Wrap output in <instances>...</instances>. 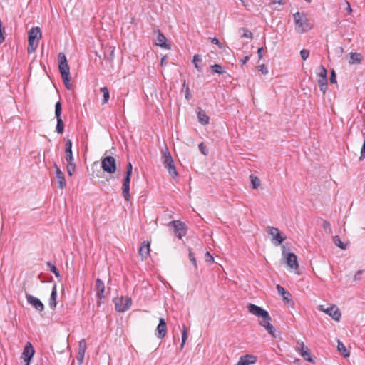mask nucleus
<instances>
[{
	"label": "nucleus",
	"mask_w": 365,
	"mask_h": 365,
	"mask_svg": "<svg viewBox=\"0 0 365 365\" xmlns=\"http://www.w3.org/2000/svg\"><path fill=\"white\" fill-rule=\"evenodd\" d=\"M58 69L66 88L70 90L72 86L70 83V68L66 56L63 53H58Z\"/></svg>",
	"instance_id": "f257e3e1"
},
{
	"label": "nucleus",
	"mask_w": 365,
	"mask_h": 365,
	"mask_svg": "<svg viewBox=\"0 0 365 365\" xmlns=\"http://www.w3.org/2000/svg\"><path fill=\"white\" fill-rule=\"evenodd\" d=\"M293 17L298 32L302 34L312 29L313 26L305 13L297 11Z\"/></svg>",
	"instance_id": "f03ea898"
},
{
	"label": "nucleus",
	"mask_w": 365,
	"mask_h": 365,
	"mask_svg": "<svg viewBox=\"0 0 365 365\" xmlns=\"http://www.w3.org/2000/svg\"><path fill=\"white\" fill-rule=\"evenodd\" d=\"M41 38V31L39 27L31 28L28 33L29 46L28 53H32L38 47L39 40Z\"/></svg>",
	"instance_id": "7ed1b4c3"
},
{
	"label": "nucleus",
	"mask_w": 365,
	"mask_h": 365,
	"mask_svg": "<svg viewBox=\"0 0 365 365\" xmlns=\"http://www.w3.org/2000/svg\"><path fill=\"white\" fill-rule=\"evenodd\" d=\"M162 163L164 167L167 168L168 173L171 177L174 178L178 175L174 161L167 146L162 150Z\"/></svg>",
	"instance_id": "20e7f679"
},
{
	"label": "nucleus",
	"mask_w": 365,
	"mask_h": 365,
	"mask_svg": "<svg viewBox=\"0 0 365 365\" xmlns=\"http://www.w3.org/2000/svg\"><path fill=\"white\" fill-rule=\"evenodd\" d=\"M65 158L67 162V173L69 176H72L73 173L76 170V165L73 160V153H72V142L71 140H68L65 144Z\"/></svg>",
	"instance_id": "39448f33"
},
{
	"label": "nucleus",
	"mask_w": 365,
	"mask_h": 365,
	"mask_svg": "<svg viewBox=\"0 0 365 365\" xmlns=\"http://www.w3.org/2000/svg\"><path fill=\"white\" fill-rule=\"evenodd\" d=\"M317 73V83L320 91L324 94L328 88L327 71L323 66H320Z\"/></svg>",
	"instance_id": "423d86ee"
},
{
	"label": "nucleus",
	"mask_w": 365,
	"mask_h": 365,
	"mask_svg": "<svg viewBox=\"0 0 365 365\" xmlns=\"http://www.w3.org/2000/svg\"><path fill=\"white\" fill-rule=\"evenodd\" d=\"M101 168L107 173H114L116 170L115 159L110 155L106 156L101 160Z\"/></svg>",
	"instance_id": "0eeeda50"
},
{
	"label": "nucleus",
	"mask_w": 365,
	"mask_h": 365,
	"mask_svg": "<svg viewBox=\"0 0 365 365\" xmlns=\"http://www.w3.org/2000/svg\"><path fill=\"white\" fill-rule=\"evenodd\" d=\"M115 309L118 312H124L127 311L132 304V300L128 297H121L117 298L114 301Z\"/></svg>",
	"instance_id": "6e6552de"
},
{
	"label": "nucleus",
	"mask_w": 365,
	"mask_h": 365,
	"mask_svg": "<svg viewBox=\"0 0 365 365\" xmlns=\"http://www.w3.org/2000/svg\"><path fill=\"white\" fill-rule=\"evenodd\" d=\"M168 226L174 228V232L179 239L186 235L187 227L184 222L180 220H173L169 222Z\"/></svg>",
	"instance_id": "1a4fd4ad"
},
{
	"label": "nucleus",
	"mask_w": 365,
	"mask_h": 365,
	"mask_svg": "<svg viewBox=\"0 0 365 365\" xmlns=\"http://www.w3.org/2000/svg\"><path fill=\"white\" fill-rule=\"evenodd\" d=\"M318 309L322 311L329 316H330L334 320L339 322L341 319V312L336 305H332L329 307L324 308L323 305H319Z\"/></svg>",
	"instance_id": "9d476101"
},
{
	"label": "nucleus",
	"mask_w": 365,
	"mask_h": 365,
	"mask_svg": "<svg viewBox=\"0 0 365 365\" xmlns=\"http://www.w3.org/2000/svg\"><path fill=\"white\" fill-rule=\"evenodd\" d=\"M268 233L272 235L274 245H279L284 240L285 237L282 236L279 230L274 227H267Z\"/></svg>",
	"instance_id": "9b49d317"
},
{
	"label": "nucleus",
	"mask_w": 365,
	"mask_h": 365,
	"mask_svg": "<svg viewBox=\"0 0 365 365\" xmlns=\"http://www.w3.org/2000/svg\"><path fill=\"white\" fill-rule=\"evenodd\" d=\"M297 349L304 360L309 362L314 361L313 357L312 356L308 347L304 345L303 341H299L297 342Z\"/></svg>",
	"instance_id": "f8f14e48"
},
{
	"label": "nucleus",
	"mask_w": 365,
	"mask_h": 365,
	"mask_svg": "<svg viewBox=\"0 0 365 365\" xmlns=\"http://www.w3.org/2000/svg\"><path fill=\"white\" fill-rule=\"evenodd\" d=\"M131 175H132L125 174V177L123 180L122 195H123L124 199L127 201H129L130 199V184Z\"/></svg>",
	"instance_id": "ddd939ff"
},
{
	"label": "nucleus",
	"mask_w": 365,
	"mask_h": 365,
	"mask_svg": "<svg viewBox=\"0 0 365 365\" xmlns=\"http://www.w3.org/2000/svg\"><path fill=\"white\" fill-rule=\"evenodd\" d=\"M25 296L28 303L33 306L36 311L40 312L43 311L44 305L38 298L28 293H26Z\"/></svg>",
	"instance_id": "4468645a"
},
{
	"label": "nucleus",
	"mask_w": 365,
	"mask_h": 365,
	"mask_svg": "<svg viewBox=\"0 0 365 365\" xmlns=\"http://www.w3.org/2000/svg\"><path fill=\"white\" fill-rule=\"evenodd\" d=\"M247 309L250 313H252V314H254L257 317H262V318L268 317V314H269L268 312L263 309L262 308H261L259 306H257L253 304H248Z\"/></svg>",
	"instance_id": "2eb2a0df"
},
{
	"label": "nucleus",
	"mask_w": 365,
	"mask_h": 365,
	"mask_svg": "<svg viewBox=\"0 0 365 365\" xmlns=\"http://www.w3.org/2000/svg\"><path fill=\"white\" fill-rule=\"evenodd\" d=\"M34 349L32 346V344L30 342H27L26 346H24L23 353H22V358L25 362H26V365H29V362L31 359H32L34 354Z\"/></svg>",
	"instance_id": "dca6fc26"
},
{
	"label": "nucleus",
	"mask_w": 365,
	"mask_h": 365,
	"mask_svg": "<svg viewBox=\"0 0 365 365\" xmlns=\"http://www.w3.org/2000/svg\"><path fill=\"white\" fill-rule=\"evenodd\" d=\"M271 317L268 314V317L262 318V320L259 322V324L265 328L267 332L274 338H276L275 336V328L270 323Z\"/></svg>",
	"instance_id": "f3484780"
},
{
	"label": "nucleus",
	"mask_w": 365,
	"mask_h": 365,
	"mask_svg": "<svg viewBox=\"0 0 365 365\" xmlns=\"http://www.w3.org/2000/svg\"><path fill=\"white\" fill-rule=\"evenodd\" d=\"M55 174L58 183V188L64 189L66 186V182L63 173L61 170L60 168L55 163Z\"/></svg>",
	"instance_id": "a211bd4d"
},
{
	"label": "nucleus",
	"mask_w": 365,
	"mask_h": 365,
	"mask_svg": "<svg viewBox=\"0 0 365 365\" xmlns=\"http://www.w3.org/2000/svg\"><path fill=\"white\" fill-rule=\"evenodd\" d=\"M167 331V325L165 319L163 318L159 319V324L156 328V336L159 339H163L165 334Z\"/></svg>",
	"instance_id": "6ab92c4d"
},
{
	"label": "nucleus",
	"mask_w": 365,
	"mask_h": 365,
	"mask_svg": "<svg viewBox=\"0 0 365 365\" xmlns=\"http://www.w3.org/2000/svg\"><path fill=\"white\" fill-rule=\"evenodd\" d=\"M286 262L287 264L294 269H297L298 262L297 255L292 252H289L286 255Z\"/></svg>",
	"instance_id": "aec40b11"
},
{
	"label": "nucleus",
	"mask_w": 365,
	"mask_h": 365,
	"mask_svg": "<svg viewBox=\"0 0 365 365\" xmlns=\"http://www.w3.org/2000/svg\"><path fill=\"white\" fill-rule=\"evenodd\" d=\"M257 361V357L251 354H246L240 358L236 365H252Z\"/></svg>",
	"instance_id": "412c9836"
},
{
	"label": "nucleus",
	"mask_w": 365,
	"mask_h": 365,
	"mask_svg": "<svg viewBox=\"0 0 365 365\" xmlns=\"http://www.w3.org/2000/svg\"><path fill=\"white\" fill-rule=\"evenodd\" d=\"M86 349V341L84 339H83L79 341L78 356L76 357L77 360L78 361V363L80 364H82V362L83 361Z\"/></svg>",
	"instance_id": "4be33fe9"
},
{
	"label": "nucleus",
	"mask_w": 365,
	"mask_h": 365,
	"mask_svg": "<svg viewBox=\"0 0 365 365\" xmlns=\"http://www.w3.org/2000/svg\"><path fill=\"white\" fill-rule=\"evenodd\" d=\"M96 291L97 298L99 299L104 298L105 285L103 282L99 278L96 280Z\"/></svg>",
	"instance_id": "5701e85b"
},
{
	"label": "nucleus",
	"mask_w": 365,
	"mask_h": 365,
	"mask_svg": "<svg viewBox=\"0 0 365 365\" xmlns=\"http://www.w3.org/2000/svg\"><path fill=\"white\" fill-rule=\"evenodd\" d=\"M157 43L156 45L159 46L161 48H170V46L169 44L166 43L167 38L164 36L163 33L160 32V30L158 31V36H157Z\"/></svg>",
	"instance_id": "b1692460"
},
{
	"label": "nucleus",
	"mask_w": 365,
	"mask_h": 365,
	"mask_svg": "<svg viewBox=\"0 0 365 365\" xmlns=\"http://www.w3.org/2000/svg\"><path fill=\"white\" fill-rule=\"evenodd\" d=\"M139 254L142 258H147L150 255V242L144 241L139 249Z\"/></svg>",
	"instance_id": "393cba45"
},
{
	"label": "nucleus",
	"mask_w": 365,
	"mask_h": 365,
	"mask_svg": "<svg viewBox=\"0 0 365 365\" xmlns=\"http://www.w3.org/2000/svg\"><path fill=\"white\" fill-rule=\"evenodd\" d=\"M56 297H57V289H56V285L54 284L53 286L51 297L49 299V307L52 309H54L56 307Z\"/></svg>",
	"instance_id": "a878e982"
},
{
	"label": "nucleus",
	"mask_w": 365,
	"mask_h": 365,
	"mask_svg": "<svg viewBox=\"0 0 365 365\" xmlns=\"http://www.w3.org/2000/svg\"><path fill=\"white\" fill-rule=\"evenodd\" d=\"M276 289L278 292V294L282 297L284 301L289 302L290 300V293L283 287H282L280 284H277Z\"/></svg>",
	"instance_id": "bb28decb"
},
{
	"label": "nucleus",
	"mask_w": 365,
	"mask_h": 365,
	"mask_svg": "<svg viewBox=\"0 0 365 365\" xmlns=\"http://www.w3.org/2000/svg\"><path fill=\"white\" fill-rule=\"evenodd\" d=\"M197 119L198 121L202 125H207L210 120V118L207 115L206 113L202 109H199V110L197 111Z\"/></svg>",
	"instance_id": "cd10ccee"
},
{
	"label": "nucleus",
	"mask_w": 365,
	"mask_h": 365,
	"mask_svg": "<svg viewBox=\"0 0 365 365\" xmlns=\"http://www.w3.org/2000/svg\"><path fill=\"white\" fill-rule=\"evenodd\" d=\"M115 47L113 46H108V52H109V54L107 55L105 52L104 53V58L108 60L110 62H113L114 58H115Z\"/></svg>",
	"instance_id": "c85d7f7f"
},
{
	"label": "nucleus",
	"mask_w": 365,
	"mask_h": 365,
	"mask_svg": "<svg viewBox=\"0 0 365 365\" xmlns=\"http://www.w3.org/2000/svg\"><path fill=\"white\" fill-rule=\"evenodd\" d=\"M361 55L359 53H351L349 63L350 64L360 63L361 62Z\"/></svg>",
	"instance_id": "c756f323"
},
{
	"label": "nucleus",
	"mask_w": 365,
	"mask_h": 365,
	"mask_svg": "<svg viewBox=\"0 0 365 365\" xmlns=\"http://www.w3.org/2000/svg\"><path fill=\"white\" fill-rule=\"evenodd\" d=\"M338 351L344 355V356L347 357L349 356V351L346 349L344 344L340 341H338V345H337Z\"/></svg>",
	"instance_id": "7c9ffc66"
},
{
	"label": "nucleus",
	"mask_w": 365,
	"mask_h": 365,
	"mask_svg": "<svg viewBox=\"0 0 365 365\" xmlns=\"http://www.w3.org/2000/svg\"><path fill=\"white\" fill-rule=\"evenodd\" d=\"M47 267H48L49 270L55 274V276L56 277H58V278L60 277V272L58 270V269L56 268L54 263H53L51 262H48Z\"/></svg>",
	"instance_id": "2f4dec72"
},
{
	"label": "nucleus",
	"mask_w": 365,
	"mask_h": 365,
	"mask_svg": "<svg viewBox=\"0 0 365 365\" xmlns=\"http://www.w3.org/2000/svg\"><path fill=\"white\" fill-rule=\"evenodd\" d=\"M57 124L56 127V131L58 134H61L64 130V124L61 118H56Z\"/></svg>",
	"instance_id": "473e14b6"
},
{
	"label": "nucleus",
	"mask_w": 365,
	"mask_h": 365,
	"mask_svg": "<svg viewBox=\"0 0 365 365\" xmlns=\"http://www.w3.org/2000/svg\"><path fill=\"white\" fill-rule=\"evenodd\" d=\"M101 91L103 94V98L102 100V104H105L108 103L110 97L109 91L107 88V87H102L101 88Z\"/></svg>",
	"instance_id": "72a5a7b5"
},
{
	"label": "nucleus",
	"mask_w": 365,
	"mask_h": 365,
	"mask_svg": "<svg viewBox=\"0 0 365 365\" xmlns=\"http://www.w3.org/2000/svg\"><path fill=\"white\" fill-rule=\"evenodd\" d=\"M251 183L254 189H257L261 184L260 180L257 176L250 175Z\"/></svg>",
	"instance_id": "f704fd0d"
},
{
	"label": "nucleus",
	"mask_w": 365,
	"mask_h": 365,
	"mask_svg": "<svg viewBox=\"0 0 365 365\" xmlns=\"http://www.w3.org/2000/svg\"><path fill=\"white\" fill-rule=\"evenodd\" d=\"M210 68L213 73H219V74H222V73H225V71H224L222 66L220 64H214V65L211 66Z\"/></svg>",
	"instance_id": "c9c22d12"
},
{
	"label": "nucleus",
	"mask_w": 365,
	"mask_h": 365,
	"mask_svg": "<svg viewBox=\"0 0 365 365\" xmlns=\"http://www.w3.org/2000/svg\"><path fill=\"white\" fill-rule=\"evenodd\" d=\"M62 106L60 101L56 103L55 115L56 118H61Z\"/></svg>",
	"instance_id": "e433bc0d"
},
{
	"label": "nucleus",
	"mask_w": 365,
	"mask_h": 365,
	"mask_svg": "<svg viewBox=\"0 0 365 365\" xmlns=\"http://www.w3.org/2000/svg\"><path fill=\"white\" fill-rule=\"evenodd\" d=\"M187 327H185V325H183V328L182 330V343L180 345L181 349L184 346L185 341L187 340Z\"/></svg>",
	"instance_id": "4c0bfd02"
},
{
	"label": "nucleus",
	"mask_w": 365,
	"mask_h": 365,
	"mask_svg": "<svg viewBox=\"0 0 365 365\" xmlns=\"http://www.w3.org/2000/svg\"><path fill=\"white\" fill-rule=\"evenodd\" d=\"M334 242L335 245L337 247H339V248H341L342 250L346 249V245L341 242V240L339 236L334 237Z\"/></svg>",
	"instance_id": "58836bf2"
},
{
	"label": "nucleus",
	"mask_w": 365,
	"mask_h": 365,
	"mask_svg": "<svg viewBox=\"0 0 365 365\" xmlns=\"http://www.w3.org/2000/svg\"><path fill=\"white\" fill-rule=\"evenodd\" d=\"M240 30H242L243 32V34L241 36L242 38H247L252 39L253 34L250 31H249L248 29H247L245 28H241Z\"/></svg>",
	"instance_id": "ea45409f"
},
{
	"label": "nucleus",
	"mask_w": 365,
	"mask_h": 365,
	"mask_svg": "<svg viewBox=\"0 0 365 365\" xmlns=\"http://www.w3.org/2000/svg\"><path fill=\"white\" fill-rule=\"evenodd\" d=\"M182 86H183V89L185 90V98L187 100H190L191 98V93L190 91L189 86L185 83V81H184Z\"/></svg>",
	"instance_id": "a19ab883"
},
{
	"label": "nucleus",
	"mask_w": 365,
	"mask_h": 365,
	"mask_svg": "<svg viewBox=\"0 0 365 365\" xmlns=\"http://www.w3.org/2000/svg\"><path fill=\"white\" fill-rule=\"evenodd\" d=\"M300 56L303 61L307 60L309 56V51L307 49H302L300 51Z\"/></svg>",
	"instance_id": "79ce46f5"
},
{
	"label": "nucleus",
	"mask_w": 365,
	"mask_h": 365,
	"mask_svg": "<svg viewBox=\"0 0 365 365\" xmlns=\"http://www.w3.org/2000/svg\"><path fill=\"white\" fill-rule=\"evenodd\" d=\"M189 259L193 264L195 269H197V261H196V259H195V257L193 252L190 250L189 251Z\"/></svg>",
	"instance_id": "37998d69"
},
{
	"label": "nucleus",
	"mask_w": 365,
	"mask_h": 365,
	"mask_svg": "<svg viewBox=\"0 0 365 365\" xmlns=\"http://www.w3.org/2000/svg\"><path fill=\"white\" fill-rule=\"evenodd\" d=\"M322 227L326 231H328L329 233L331 232V224L329 223V222H328L327 220H324Z\"/></svg>",
	"instance_id": "c03bdc74"
},
{
	"label": "nucleus",
	"mask_w": 365,
	"mask_h": 365,
	"mask_svg": "<svg viewBox=\"0 0 365 365\" xmlns=\"http://www.w3.org/2000/svg\"><path fill=\"white\" fill-rule=\"evenodd\" d=\"M329 80L331 83H336V75L334 70H331Z\"/></svg>",
	"instance_id": "a18cd8bd"
},
{
	"label": "nucleus",
	"mask_w": 365,
	"mask_h": 365,
	"mask_svg": "<svg viewBox=\"0 0 365 365\" xmlns=\"http://www.w3.org/2000/svg\"><path fill=\"white\" fill-rule=\"evenodd\" d=\"M258 70L264 75H266L268 73V69L264 64L259 66Z\"/></svg>",
	"instance_id": "49530a36"
},
{
	"label": "nucleus",
	"mask_w": 365,
	"mask_h": 365,
	"mask_svg": "<svg viewBox=\"0 0 365 365\" xmlns=\"http://www.w3.org/2000/svg\"><path fill=\"white\" fill-rule=\"evenodd\" d=\"M365 158V139H364L362 148L361 149V155L359 157V160H362Z\"/></svg>",
	"instance_id": "de8ad7c7"
},
{
	"label": "nucleus",
	"mask_w": 365,
	"mask_h": 365,
	"mask_svg": "<svg viewBox=\"0 0 365 365\" xmlns=\"http://www.w3.org/2000/svg\"><path fill=\"white\" fill-rule=\"evenodd\" d=\"M205 261L208 263H212L214 262V257L210 255L209 252H206Z\"/></svg>",
	"instance_id": "09e8293b"
},
{
	"label": "nucleus",
	"mask_w": 365,
	"mask_h": 365,
	"mask_svg": "<svg viewBox=\"0 0 365 365\" xmlns=\"http://www.w3.org/2000/svg\"><path fill=\"white\" fill-rule=\"evenodd\" d=\"M211 40V42L215 45H217L220 48H222V44L220 42V41L214 37V38H210Z\"/></svg>",
	"instance_id": "8fccbe9b"
},
{
	"label": "nucleus",
	"mask_w": 365,
	"mask_h": 365,
	"mask_svg": "<svg viewBox=\"0 0 365 365\" xmlns=\"http://www.w3.org/2000/svg\"><path fill=\"white\" fill-rule=\"evenodd\" d=\"M344 4L346 5V10L347 11V14H350L352 12V9L351 7L350 3L348 1L344 0Z\"/></svg>",
	"instance_id": "3c124183"
},
{
	"label": "nucleus",
	"mask_w": 365,
	"mask_h": 365,
	"mask_svg": "<svg viewBox=\"0 0 365 365\" xmlns=\"http://www.w3.org/2000/svg\"><path fill=\"white\" fill-rule=\"evenodd\" d=\"M133 165L130 162L127 164L125 174L132 175Z\"/></svg>",
	"instance_id": "603ef678"
},
{
	"label": "nucleus",
	"mask_w": 365,
	"mask_h": 365,
	"mask_svg": "<svg viewBox=\"0 0 365 365\" xmlns=\"http://www.w3.org/2000/svg\"><path fill=\"white\" fill-rule=\"evenodd\" d=\"M198 148H199L200 152L203 155H207V150H206L203 143H200L199 145H198Z\"/></svg>",
	"instance_id": "864d4df0"
},
{
	"label": "nucleus",
	"mask_w": 365,
	"mask_h": 365,
	"mask_svg": "<svg viewBox=\"0 0 365 365\" xmlns=\"http://www.w3.org/2000/svg\"><path fill=\"white\" fill-rule=\"evenodd\" d=\"M193 63H197L198 62H201L202 61V58H201V56L199 55V54H195L194 56H193Z\"/></svg>",
	"instance_id": "5fc2aeb1"
},
{
	"label": "nucleus",
	"mask_w": 365,
	"mask_h": 365,
	"mask_svg": "<svg viewBox=\"0 0 365 365\" xmlns=\"http://www.w3.org/2000/svg\"><path fill=\"white\" fill-rule=\"evenodd\" d=\"M284 4L283 0H270V5H275V4Z\"/></svg>",
	"instance_id": "6e6d98bb"
},
{
	"label": "nucleus",
	"mask_w": 365,
	"mask_h": 365,
	"mask_svg": "<svg viewBox=\"0 0 365 365\" xmlns=\"http://www.w3.org/2000/svg\"><path fill=\"white\" fill-rule=\"evenodd\" d=\"M264 51V50L263 47H260L258 48L257 55H258V57L259 59H261L262 58Z\"/></svg>",
	"instance_id": "4d7b16f0"
},
{
	"label": "nucleus",
	"mask_w": 365,
	"mask_h": 365,
	"mask_svg": "<svg viewBox=\"0 0 365 365\" xmlns=\"http://www.w3.org/2000/svg\"><path fill=\"white\" fill-rule=\"evenodd\" d=\"M249 59H250V57L248 56H246L243 59H242L240 61L241 66L245 65L247 63V61H249Z\"/></svg>",
	"instance_id": "13d9d810"
},
{
	"label": "nucleus",
	"mask_w": 365,
	"mask_h": 365,
	"mask_svg": "<svg viewBox=\"0 0 365 365\" xmlns=\"http://www.w3.org/2000/svg\"><path fill=\"white\" fill-rule=\"evenodd\" d=\"M194 65H195V68L198 71H200V72H202V67H200V66L197 64V63H194Z\"/></svg>",
	"instance_id": "bf43d9fd"
},
{
	"label": "nucleus",
	"mask_w": 365,
	"mask_h": 365,
	"mask_svg": "<svg viewBox=\"0 0 365 365\" xmlns=\"http://www.w3.org/2000/svg\"><path fill=\"white\" fill-rule=\"evenodd\" d=\"M242 3V4L245 6V7H247L248 6V1L247 0H240Z\"/></svg>",
	"instance_id": "052dcab7"
},
{
	"label": "nucleus",
	"mask_w": 365,
	"mask_h": 365,
	"mask_svg": "<svg viewBox=\"0 0 365 365\" xmlns=\"http://www.w3.org/2000/svg\"><path fill=\"white\" fill-rule=\"evenodd\" d=\"M361 273H362V271H361V270H359V271H357V272H356V274H355L354 279H355V280L358 279L357 276H358V275H360Z\"/></svg>",
	"instance_id": "680f3d73"
},
{
	"label": "nucleus",
	"mask_w": 365,
	"mask_h": 365,
	"mask_svg": "<svg viewBox=\"0 0 365 365\" xmlns=\"http://www.w3.org/2000/svg\"><path fill=\"white\" fill-rule=\"evenodd\" d=\"M164 59H165V58L163 57V58H162V60H161V63H165Z\"/></svg>",
	"instance_id": "e2e57ef3"
},
{
	"label": "nucleus",
	"mask_w": 365,
	"mask_h": 365,
	"mask_svg": "<svg viewBox=\"0 0 365 365\" xmlns=\"http://www.w3.org/2000/svg\"><path fill=\"white\" fill-rule=\"evenodd\" d=\"M164 59H165V58L163 57V58H162V60H161V63H165Z\"/></svg>",
	"instance_id": "0e129e2a"
},
{
	"label": "nucleus",
	"mask_w": 365,
	"mask_h": 365,
	"mask_svg": "<svg viewBox=\"0 0 365 365\" xmlns=\"http://www.w3.org/2000/svg\"><path fill=\"white\" fill-rule=\"evenodd\" d=\"M307 2H311L312 0H305Z\"/></svg>",
	"instance_id": "69168bd1"
}]
</instances>
